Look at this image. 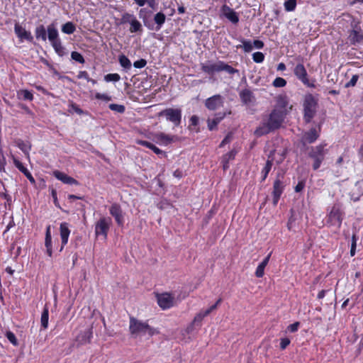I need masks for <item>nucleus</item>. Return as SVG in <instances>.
Returning a JSON list of instances; mask_svg holds the SVG:
<instances>
[{
  "mask_svg": "<svg viewBox=\"0 0 363 363\" xmlns=\"http://www.w3.org/2000/svg\"><path fill=\"white\" fill-rule=\"evenodd\" d=\"M129 330L131 335L136 337H150L157 333V330L151 328L146 322L139 320L133 317L130 318Z\"/></svg>",
  "mask_w": 363,
  "mask_h": 363,
  "instance_id": "nucleus-1",
  "label": "nucleus"
},
{
  "mask_svg": "<svg viewBox=\"0 0 363 363\" xmlns=\"http://www.w3.org/2000/svg\"><path fill=\"white\" fill-rule=\"evenodd\" d=\"M304 119L310 122L315 116L317 102L311 94L306 95L303 100Z\"/></svg>",
  "mask_w": 363,
  "mask_h": 363,
  "instance_id": "nucleus-2",
  "label": "nucleus"
},
{
  "mask_svg": "<svg viewBox=\"0 0 363 363\" xmlns=\"http://www.w3.org/2000/svg\"><path fill=\"white\" fill-rule=\"evenodd\" d=\"M158 116L164 117L167 121L172 122L175 126H178L182 121V111L179 108H169L160 111Z\"/></svg>",
  "mask_w": 363,
  "mask_h": 363,
  "instance_id": "nucleus-3",
  "label": "nucleus"
},
{
  "mask_svg": "<svg viewBox=\"0 0 363 363\" xmlns=\"http://www.w3.org/2000/svg\"><path fill=\"white\" fill-rule=\"evenodd\" d=\"M326 152L327 150L325 149V146L322 145L315 146L311 149L309 155L314 160L313 164V168L314 170H316L320 167Z\"/></svg>",
  "mask_w": 363,
  "mask_h": 363,
  "instance_id": "nucleus-4",
  "label": "nucleus"
},
{
  "mask_svg": "<svg viewBox=\"0 0 363 363\" xmlns=\"http://www.w3.org/2000/svg\"><path fill=\"white\" fill-rule=\"evenodd\" d=\"M157 303L162 309H168L178 303L174 294L170 293H163L157 295Z\"/></svg>",
  "mask_w": 363,
  "mask_h": 363,
  "instance_id": "nucleus-5",
  "label": "nucleus"
},
{
  "mask_svg": "<svg viewBox=\"0 0 363 363\" xmlns=\"http://www.w3.org/2000/svg\"><path fill=\"white\" fill-rule=\"evenodd\" d=\"M111 223L112 221L110 218H101L95 225L96 235H102L104 239L106 240L107 238L108 231L110 228Z\"/></svg>",
  "mask_w": 363,
  "mask_h": 363,
  "instance_id": "nucleus-6",
  "label": "nucleus"
},
{
  "mask_svg": "<svg viewBox=\"0 0 363 363\" xmlns=\"http://www.w3.org/2000/svg\"><path fill=\"white\" fill-rule=\"evenodd\" d=\"M296 77L306 86L308 87H315L314 83L310 82L308 78L307 71L303 64L299 63L296 65L294 69Z\"/></svg>",
  "mask_w": 363,
  "mask_h": 363,
  "instance_id": "nucleus-7",
  "label": "nucleus"
},
{
  "mask_svg": "<svg viewBox=\"0 0 363 363\" xmlns=\"http://www.w3.org/2000/svg\"><path fill=\"white\" fill-rule=\"evenodd\" d=\"M284 116L282 108H275L269 115L268 123L273 129L278 128L283 122Z\"/></svg>",
  "mask_w": 363,
  "mask_h": 363,
  "instance_id": "nucleus-8",
  "label": "nucleus"
},
{
  "mask_svg": "<svg viewBox=\"0 0 363 363\" xmlns=\"http://www.w3.org/2000/svg\"><path fill=\"white\" fill-rule=\"evenodd\" d=\"M122 23H128L130 25V33H136L142 30L141 23L137 20L135 16L130 13H125L123 15L121 18Z\"/></svg>",
  "mask_w": 363,
  "mask_h": 363,
  "instance_id": "nucleus-9",
  "label": "nucleus"
},
{
  "mask_svg": "<svg viewBox=\"0 0 363 363\" xmlns=\"http://www.w3.org/2000/svg\"><path fill=\"white\" fill-rule=\"evenodd\" d=\"M342 221V212L337 206H333L328 214V222L334 226L340 228Z\"/></svg>",
  "mask_w": 363,
  "mask_h": 363,
  "instance_id": "nucleus-10",
  "label": "nucleus"
},
{
  "mask_svg": "<svg viewBox=\"0 0 363 363\" xmlns=\"http://www.w3.org/2000/svg\"><path fill=\"white\" fill-rule=\"evenodd\" d=\"M223 105V99L219 94H216L211 97H209L205 101V106L210 111H215Z\"/></svg>",
  "mask_w": 363,
  "mask_h": 363,
  "instance_id": "nucleus-11",
  "label": "nucleus"
},
{
  "mask_svg": "<svg viewBox=\"0 0 363 363\" xmlns=\"http://www.w3.org/2000/svg\"><path fill=\"white\" fill-rule=\"evenodd\" d=\"M215 309H216V305H213V306H211L210 308H208V309L204 310V311H203V310H202V311H201L199 313H198L195 315V317H194V320H193V321H192L191 324V325H189V327L188 328V330H192V329H193V327H194V325H197V326L201 325V322H202L203 319L206 316H207L208 315H209V314H210V313H211L213 310H215Z\"/></svg>",
  "mask_w": 363,
  "mask_h": 363,
  "instance_id": "nucleus-12",
  "label": "nucleus"
},
{
  "mask_svg": "<svg viewBox=\"0 0 363 363\" xmlns=\"http://www.w3.org/2000/svg\"><path fill=\"white\" fill-rule=\"evenodd\" d=\"M110 214L115 218L116 222L120 226L124 223L123 211L119 205L114 203L109 208Z\"/></svg>",
  "mask_w": 363,
  "mask_h": 363,
  "instance_id": "nucleus-13",
  "label": "nucleus"
},
{
  "mask_svg": "<svg viewBox=\"0 0 363 363\" xmlns=\"http://www.w3.org/2000/svg\"><path fill=\"white\" fill-rule=\"evenodd\" d=\"M222 61L217 62H207L206 63L202 64L201 69L207 74H213L215 72H220V67Z\"/></svg>",
  "mask_w": 363,
  "mask_h": 363,
  "instance_id": "nucleus-14",
  "label": "nucleus"
},
{
  "mask_svg": "<svg viewBox=\"0 0 363 363\" xmlns=\"http://www.w3.org/2000/svg\"><path fill=\"white\" fill-rule=\"evenodd\" d=\"M14 31L16 35L18 38H20L21 41H23L24 40L32 42L33 41V36L30 33V32L27 31L24 28H23L21 26H20L18 23L15 24L14 26Z\"/></svg>",
  "mask_w": 363,
  "mask_h": 363,
  "instance_id": "nucleus-15",
  "label": "nucleus"
},
{
  "mask_svg": "<svg viewBox=\"0 0 363 363\" xmlns=\"http://www.w3.org/2000/svg\"><path fill=\"white\" fill-rule=\"evenodd\" d=\"M177 137L175 135H167L163 133H158L155 135V139L157 143L161 145H168L177 140Z\"/></svg>",
  "mask_w": 363,
  "mask_h": 363,
  "instance_id": "nucleus-16",
  "label": "nucleus"
},
{
  "mask_svg": "<svg viewBox=\"0 0 363 363\" xmlns=\"http://www.w3.org/2000/svg\"><path fill=\"white\" fill-rule=\"evenodd\" d=\"M60 237L62 240V247L61 250H62L63 247L67 245L69 239V236L70 235V230L69 229V224L67 223H62L60 226Z\"/></svg>",
  "mask_w": 363,
  "mask_h": 363,
  "instance_id": "nucleus-17",
  "label": "nucleus"
},
{
  "mask_svg": "<svg viewBox=\"0 0 363 363\" xmlns=\"http://www.w3.org/2000/svg\"><path fill=\"white\" fill-rule=\"evenodd\" d=\"M53 175L60 181L63 182L64 184H74L77 185L78 182L76 179L74 178L68 176L67 174H65L64 172H60V171H54Z\"/></svg>",
  "mask_w": 363,
  "mask_h": 363,
  "instance_id": "nucleus-18",
  "label": "nucleus"
},
{
  "mask_svg": "<svg viewBox=\"0 0 363 363\" xmlns=\"http://www.w3.org/2000/svg\"><path fill=\"white\" fill-rule=\"evenodd\" d=\"M226 113L219 112L216 113L213 118H208L207 124L208 128L210 130H213L217 126V125L225 117Z\"/></svg>",
  "mask_w": 363,
  "mask_h": 363,
  "instance_id": "nucleus-19",
  "label": "nucleus"
},
{
  "mask_svg": "<svg viewBox=\"0 0 363 363\" xmlns=\"http://www.w3.org/2000/svg\"><path fill=\"white\" fill-rule=\"evenodd\" d=\"M48 40L51 44L60 40L59 33L54 24H50L47 28Z\"/></svg>",
  "mask_w": 363,
  "mask_h": 363,
  "instance_id": "nucleus-20",
  "label": "nucleus"
},
{
  "mask_svg": "<svg viewBox=\"0 0 363 363\" xmlns=\"http://www.w3.org/2000/svg\"><path fill=\"white\" fill-rule=\"evenodd\" d=\"M222 11L223 16L232 23H237L239 21V18L237 13L230 7L223 6Z\"/></svg>",
  "mask_w": 363,
  "mask_h": 363,
  "instance_id": "nucleus-21",
  "label": "nucleus"
},
{
  "mask_svg": "<svg viewBox=\"0 0 363 363\" xmlns=\"http://www.w3.org/2000/svg\"><path fill=\"white\" fill-rule=\"evenodd\" d=\"M13 161L15 166L18 169V170L21 171L32 184H35V179L33 178L30 172L23 165V164L14 157H13Z\"/></svg>",
  "mask_w": 363,
  "mask_h": 363,
  "instance_id": "nucleus-22",
  "label": "nucleus"
},
{
  "mask_svg": "<svg viewBox=\"0 0 363 363\" xmlns=\"http://www.w3.org/2000/svg\"><path fill=\"white\" fill-rule=\"evenodd\" d=\"M283 185L282 183L279 180H276L274 184V191H273V203L276 205L278 203L279 197L282 193Z\"/></svg>",
  "mask_w": 363,
  "mask_h": 363,
  "instance_id": "nucleus-23",
  "label": "nucleus"
},
{
  "mask_svg": "<svg viewBox=\"0 0 363 363\" xmlns=\"http://www.w3.org/2000/svg\"><path fill=\"white\" fill-rule=\"evenodd\" d=\"M240 96L242 101L245 104H250L254 100V96L251 91L249 89H244L240 91Z\"/></svg>",
  "mask_w": 363,
  "mask_h": 363,
  "instance_id": "nucleus-24",
  "label": "nucleus"
},
{
  "mask_svg": "<svg viewBox=\"0 0 363 363\" xmlns=\"http://www.w3.org/2000/svg\"><path fill=\"white\" fill-rule=\"evenodd\" d=\"M318 137V131L313 128L306 133L303 136V140L308 143H313Z\"/></svg>",
  "mask_w": 363,
  "mask_h": 363,
  "instance_id": "nucleus-25",
  "label": "nucleus"
},
{
  "mask_svg": "<svg viewBox=\"0 0 363 363\" xmlns=\"http://www.w3.org/2000/svg\"><path fill=\"white\" fill-rule=\"evenodd\" d=\"M272 130H273L272 127L270 126V124L267 122V123H263L259 127H258L255 131V134L257 136H262L263 135L267 134Z\"/></svg>",
  "mask_w": 363,
  "mask_h": 363,
  "instance_id": "nucleus-26",
  "label": "nucleus"
},
{
  "mask_svg": "<svg viewBox=\"0 0 363 363\" xmlns=\"http://www.w3.org/2000/svg\"><path fill=\"white\" fill-rule=\"evenodd\" d=\"M363 40V35L357 30H352L349 35V40L351 43L355 44Z\"/></svg>",
  "mask_w": 363,
  "mask_h": 363,
  "instance_id": "nucleus-27",
  "label": "nucleus"
},
{
  "mask_svg": "<svg viewBox=\"0 0 363 363\" xmlns=\"http://www.w3.org/2000/svg\"><path fill=\"white\" fill-rule=\"evenodd\" d=\"M46 33L47 30L43 25L39 26L35 28V34L37 39H41L42 40L45 41L47 39Z\"/></svg>",
  "mask_w": 363,
  "mask_h": 363,
  "instance_id": "nucleus-28",
  "label": "nucleus"
},
{
  "mask_svg": "<svg viewBox=\"0 0 363 363\" xmlns=\"http://www.w3.org/2000/svg\"><path fill=\"white\" fill-rule=\"evenodd\" d=\"M165 19L166 16L163 13L159 12L155 14L154 21L157 23V30H159L161 28L162 26L165 22Z\"/></svg>",
  "mask_w": 363,
  "mask_h": 363,
  "instance_id": "nucleus-29",
  "label": "nucleus"
},
{
  "mask_svg": "<svg viewBox=\"0 0 363 363\" xmlns=\"http://www.w3.org/2000/svg\"><path fill=\"white\" fill-rule=\"evenodd\" d=\"M17 146L24 152L26 157H29V151L31 149V145L29 143H26L23 140L17 141Z\"/></svg>",
  "mask_w": 363,
  "mask_h": 363,
  "instance_id": "nucleus-30",
  "label": "nucleus"
},
{
  "mask_svg": "<svg viewBox=\"0 0 363 363\" xmlns=\"http://www.w3.org/2000/svg\"><path fill=\"white\" fill-rule=\"evenodd\" d=\"M18 97L23 100L32 101L33 99V94L26 89L20 90L18 91Z\"/></svg>",
  "mask_w": 363,
  "mask_h": 363,
  "instance_id": "nucleus-31",
  "label": "nucleus"
},
{
  "mask_svg": "<svg viewBox=\"0 0 363 363\" xmlns=\"http://www.w3.org/2000/svg\"><path fill=\"white\" fill-rule=\"evenodd\" d=\"M235 153L236 152L234 150H232L223 157L222 162H223V166L224 169H225L228 167V163L230 160L234 159V157L235 156Z\"/></svg>",
  "mask_w": 363,
  "mask_h": 363,
  "instance_id": "nucleus-32",
  "label": "nucleus"
},
{
  "mask_svg": "<svg viewBox=\"0 0 363 363\" xmlns=\"http://www.w3.org/2000/svg\"><path fill=\"white\" fill-rule=\"evenodd\" d=\"M49 312L47 308H45L40 318L41 325L43 329H46L48 326Z\"/></svg>",
  "mask_w": 363,
  "mask_h": 363,
  "instance_id": "nucleus-33",
  "label": "nucleus"
},
{
  "mask_svg": "<svg viewBox=\"0 0 363 363\" xmlns=\"http://www.w3.org/2000/svg\"><path fill=\"white\" fill-rule=\"evenodd\" d=\"M75 29V26L72 22H67L62 26V31L66 34L73 33Z\"/></svg>",
  "mask_w": 363,
  "mask_h": 363,
  "instance_id": "nucleus-34",
  "label": "nucleus"
},
{
  "mask_svg": "<svg viewBox=\"0 0 363 363\" xmlns=\"http://www.w3.org/2000/svg\"><path fill=\"white\" fill-rule=\"evenodd\" d=\"M51 45L58 55L62 56L64 55L65 51H64V48L61 43V40L57 42H55V43L54 42V43H52Z\"/></svg>",
  "mask_w": 363,
  "mask_h": 363,
  "instance_id": "nucleus-35",
  "label": "nucleus"
},
{
  "mask_svg": "<svg viewBox=\"0 0 363 363\" xmlns=\"http://www.w3.org/2000/svg\"><path fill=\"white\" fill-rule=\"evenodd\" d=\"M221 71H225V72H228V74H233L238 72V69H234L233 67H232L231 66L225 64L223 62H222V65H221V67H220V72Z\"/></svg>",
  "mask_w": 363,
  "mask_h": 363,
  "instance_id": "nucleus-36",
  "label": "nucleus"
},
{
  "mask_svg": "<svg viewBox=\"0 0 363 363\" xmlns=\"http://www.w3.org/2000/svg\"><path fill=\"white\" fill-rule=\"evenodd\" d=\"M119 62L121 65L124 68L129 69L131 67V62L130 60L125 55H121L119 57Z\"/></svg>",
  "mask_w": 363,
  "mask_h": 363,
  "instance_id": "nucleus-37",
  "label": "nucleus"
},
{
  "mask_svg": "<svg viewBox=\"0 0 363 363\" xmlns=\"http://www.w3.org/2000/svg\"><path fill=\"white\" fill-rule=\"evenodd\" d=\"M109 108L115 112L122 113L125 111V108L123 105L111 104L109 105Z\"/></svg>",
  "mask_w": 363,
  "mask_h": 363,
  "instance_id": "nucleus-38",
  "label": "nucleus"
},
{
  "mask_svg": "<svg viewBox=\"0 0 363 363\" xmlns=\"http://www.w3.org/2000/svg\"><path fill=\"white\" fill-rule=\"evenodd\" d=\"M296 0H288L284 3V8L287 11H292L296 9Z\"/></svg>",
  "mask_w": 363,
  "mask_h": 363,
  "instance_id": "nucleus-39",
  "label": "nucleus"
},
{
  "mask_svg": "<svg viewBox=\"0 0 363 363\" xmlns=\"http://www.w3.org/2000/svg\"><path fill=\"white\" fill-rule=\"evenodd\" d=\"M272 162L271 161L268 160L266 162L265 167L263 168V169L262 171L263 180H264L267 178L268 173L269 172V171L272 169Z\"/></svg>",
  "mask_w": 363,
  "mask_h": 363,
  "instance_id": "nucleus-40",
  "label": "nucleus"
},
{
  "mask_svg": "<svg viewBox=\"0 0 363 363\" xmlns=\"http://www.w3.org/2000/svg\"><path fill=\"white\" fill-rule=\"evenodd\" d=\"M240 47L247 52L252 51L253 49L252 43L250 40H242Z\"/></svg>",
  "mask_w": 363,
  "mask_h": 363,
  "instance_id": "nucleus-41",
  "label": "nucleus"
},
{
  "mask_svg": "<svg viewBox=\"0 0 363 363\" xmlns=\"http://www.w3.org/2000/svg\"><path fill=\"white\" fill-rule=\"evenodd\" d=\"M121 79L120 75L118 74H108L104 77V79L106 82H118Z\"/></svg>",
  "mask_w": 363,
  "mask_h": 363,
  "instance_id": "nucleus-42",
  "label": "nucleus"
},
{
  "mask_svg": "<svg viewBox=\"0 0 363 363\" xmlns=\"http://www.w3.org/2000/svg\"><path fill=\"white\" fill-rule=\"evenodd\" d=\"M252 59H253L254 62H255L257 63H261L264 60V55L261 52H256L253 53Z\"/></svg>",
  "mask_w": 363,
  "mask_h": 363,
  "instance_id": "nucleus-43",
  "label": "nucleus"
},
{
  "mask_svg": "<svg viewBox=\"0 0 363 363\" xmlns=\"http://www.w3.org/2000/svg\"><path fill=\"white\" fill-rule=\"evenodd\" d=\"M71 57L72 60L79 62V63H84V59L83 57V56L78 52H72L71 53Z\"/></svg>",
  "mask_w": 363,
  "mask_h": 363,
  "instance_id": "nucleus-44",
  "label": "nucleus"
},
{
  "mask_svg": "<svg viewBox=\"0 0 363 363\" xmlns=\"http://www.w3.org/2000/svg\"><path fill=\"white\" fill-rule=\"evenodd\" d=\"M286 84V81L281 77H277L273 82V85L275 87H284Z\"/></svg>",
  "mask_w": 363,
  "mask_h": 363,
  "instance_id": "nucleus-45",
  "label": "nucleus"
},
{
  "mask_svg": "<svg viewBox=\"0 0 363 363\" xmlns=\"http://www.w3.org/2000/svg\"><path fill=\"white\" fill-rule=\"evenodd\" d=\"M6 337L9 340L11 343H12L13 345L16 346L18 345V340L15 336V335L11 332L8 331L6 333Z\"/></svg>",
  "mask_w": 363,
  "mask_h": 363,
  "instance_id": "nucleus-46",
  "label": "nucleus"
},
{
  "mask_svg": "<svg viewBox=\"0 0 363 363\" xmlns=\"http://www.w3.org/2000/svg\"><path fill=\"white\" fill-rule=\"evenodd\" d=\"M45 245L47 249L48 255L52 256V238H45Z\"/></svg>",
  "mask_w": 363,
  "mask_h": 363,
  "instance_id": "nucleus-47",
  "label": "nucleus"
},
{
  "mask_svg": "<svg viewBox=\"0 0 363 363\" xmlns=\"http://www.w3.org/2000/svg\"><path fill=\"white\" fill-rule=\"evenodd\" d=\"M95 98L99 100H101L104 101H110L111 100V96L106 94H101V93H96L95 94Z\"/></svg>",
  "mask_w": 363,
  "mask_h": 363,
  "instance_id": "nucleus-48",
  "label": "nucleus"
},
{
  "mask_svg": "<svg viewBox=\"0 0 363 363\" xmlns=\"http://www.w3.org/2000/svg\"><path fill=\"white\" fill-rule=\"evenodd\" d=\"M299 325V322H295L294 323L291 324L287 327V331L290 333H295L298 330Z\"/></svg>",
  "mask_w": 363,
  "mask_h": 363,
  "instance_id": "nucleus-49",
  "label": "nucleus"
},
{
  "mask_svg": "<svg viewBox=\"0 0 363 363\" xmlns=\"http://www.w3.org/2000/svg\"><path fill=\"white\" fill-rule=\"evenodd\" d=\"M358 79H359L358 75H357V74L353 75L351 79L345 84V86L350 87V86H355Z\"/></svg>",
  "mask_w": 363,
  "mask_h": 363,
  "instance_id": "nucleus-50",
  "label": "nucleus"
},
{
  "mask_svg": "<svg viewBox=\"0 0 363 363\" xmlns=\"http://www.w3.org/2000/svg\"><path fill=\"white\" fill-rule=\"evenodd\" d=\"M147 62L145 60L141 59L135 61L133 63V66L136 68H143L146 65Z\"/></svg>",
  "mask_w": 363,
  "mask_h": 363,
  "instance_id": "nucleus-51",
  "label": "nucleus"
},
{
  "mask_svg": "<svg viewBox=\"0 0 363 363\" xmlns=\"http://www.w3.org/2000/svg\"><path fill=\"white\" fill-rule=\"evenodd\" d=\"M291 341L289 338H281L280 342V348L284 350L290 344Z\"/></svg>",
  "mask_w": 363,
  "mask_h": 363,
  "instance_id": "nucleus-52",
  "label": "nucleus"
},
{
  "mask_svg": "<svg viewBox=\"0 0 363 363\" xmlns=\"http://www.w3.org/2000/svg\"><path fill=\"white\" fill-rule=\"evenodd\" d=\"M69 108H70V111H74L79 115L82 114V113H83V111L75 104H73V103L69 105Z\"/></svg>",
  "mask_w": 363,
  "mask_h": 363,
  "instance_id": "nucleus-53",
  "label": "nucleus"
},
{
  "mask_svg": "<svg viewBox=\"0 0 363 363\" xmlns=\"http://www.w3.org/2000/svg\"><path fill=\"white\" fill-rule=\"evenodd\" d=\"M264 268L260 265H258L255 271V276L259 278L262 277L264 275Z\"/></svg>",
  "mask_w": 363,
  "mask_h": 363,
  "instance_id": "nucleus-54",
  "label": "nucleus"
},
{
  "mask_svg": "<svg viewBox=\"0 0 363 363\" xmlns=\"http://www.w3.org/2000/svg\"><path fill=\"white\" fill-rule=\"evenodd\" d=\"M78 79H84L87 81L90 80L88 73L86 71H80L77 75Z\"/></svg>",
  "mask_w": 363,
  "mask_h": 363,
  "instance_id": "nucleus-55",
  "label": "nucleus"
},
{
  "mask_svg": "<svg viewBox=\"0 0 363 363\" xmlns=\"http://www.w3.org/2000/svg\"><path fill=\"white\" fill-rule=\"evenodd\" d=\"M356 238L355 236H352V242L351 245V250H350V255L351 256H354L355 255V249H356Z\"/></svg>",
  "mask_w": 363,
  "mask_h": 363,
  "instance_id": "nucleus-56",
  "label": "nucleus"
},
{
  "mask_svg": "<svg viewBox=\"0 0 363 363\" xmlns=\"http://www.w3.org/2000/svg\"><path fill=\"white\" fill-rule=\"evenodd\" d=\"M253 48L261 49L264 47V43L259 40H255L252 43Z\"/></svg>",
  "mask_w": 363,
  "mask_h": 363,
  "instance_id": "nucleus-57",
  "label": "nucleus"
},
{
  "mask_svg": "<svg viewBox=\"0 0 363 363\" xmlns=\"http://www.w3.org/2000/svg\"><path fill=\"white\" fill-rule=\"evenodd\" d=\"M232 140V135L231 133H228L225 138L223 140V141L221 142L220 145V147H223L224 146L225 144L230 143Z\"/></svg>",
  "mask_w": 363,
  "mask_h": 363,
  "instance_id": "nucleus-58",
  "label": "nucleus"
},
{
  "mask_svg": "<svg viewBox=\"0 0 363 363\" xmlns=\"http://www.w3.org/2000/svg\"><path fill=\"white\" fill-rule=\"evenodd\" d=\"M232 140V135L231 133H228L225 138L223 140V141L221 142L220 145V147H223L224 146L225 144L230 143Z\"/></svg>",
  "mask_w": 363,
  "mask_h": 363,
  "instance_id": "nucleus-59",
  "label": "nucleus"
},
{
  "mask_svg": "<svg viewBox=\"0 0 363 363\" xmlns=\"http://www.w3.org/2000/svg\"><path fill=\"white\" fill-rule=\"evenodd\" d=\"M270 256H271V253H269L259 265L265 268V267L267 265V264L269 261Z\"/></svg>",
  "mask_w": 363,
  "mask_h": 363,
  "instance_id": "nucleus-60",
  "label": "nucleus"
},
{
  "mask_svg": "<svg viewBox=\"0 0 363 363\" xmlns=\"http://www.w3.org/2000/svg\"><path fill=\"white\" fill-rule=\"evenodd\" d=\"M190 123L192 125H197L199 123V117L194 115L190 118Z\"/></svg>",
  "mask_w": 363,
  "mask_h": 363,
  "instance_id": "nucleus-61",
  "label": "nucleus"
},
{
  "mask_svg": "<svg viewBox=\"0 0 363 363\" xmlns=\"http://www.w3.org/2000/svg\"><path fill=\"white\" fill-rule=\"evenodd\" d=\"M51 194H52V197L53 199L55 205L56 206H59V203H58V201H57V191L55 189H52V192H51Z\"/></svg>",
  "mask_w": 363,
  "mask_h": 363,
  "instance_id": "nucleus-62",
  "label": "nucleus"
},
{
  "mask_svg": "<svg viewBox=\"0 0 363 363\" xmlns=\"http://www.w3.org/2000/svg\"><path fill=\"white\" fill-rule=\"evenodd\" d=\"M150 150H152L155 154L160 155L162 154L163 152L160 149H159L157 147L152 144L151 147H150Z\"/></svg>",
  "mask_w": 363,
  "mask_h": 363,
  "instance_id": "nucleus-63",
  "label": "nucleus"
},
{
  "mask_svg": "<svg viewBox=\"0 0 363 363\" xmlns=\"http://www.w3.org/2000/svg\"><path fill=\"white\" fill-rule=\"evenodd\" d=\"M137 143H138V144H140V145H143V146H145V147H147V148H149V149H150V147H151V145H152V143H151L147 142V141H145V140H138V141H137Z\"/></svg>",
  "mask_w": 363,
  "mask_h": 363,
  "instance_id": "nucleus-64",
  "label": "nucleus"
}]
</instances>
